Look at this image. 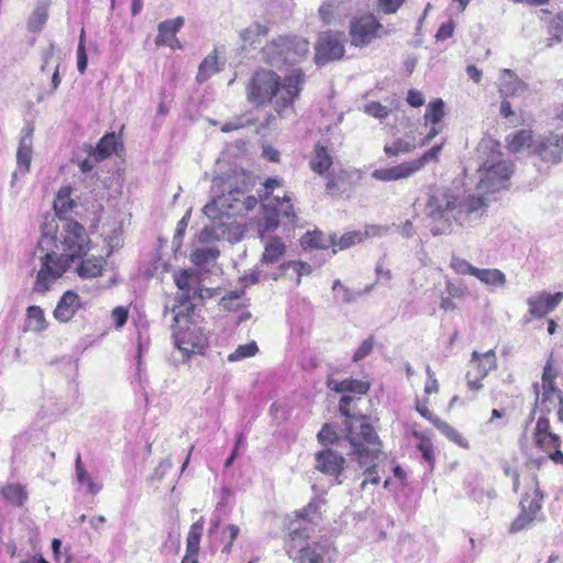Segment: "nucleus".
I'll use <instances>...</instances> for the list:
<instances>
[{
    "instance_id": "1",
    "label": "nucleus",
    "mask_w": 563,
    "mask_h": 563,
    "mask_svg": "<svg viewBox=\"0 0 563 563\" xmlns=\"http://www.w3.org/2000/svg\"><path fill=\"white\" fill-rule=\"evenodd\" d=\"M325 386L331 391L341 394L339 400V412L345 418L344 426L346 439L352 446V453L356 456L358 465L364 468L367 476L361 484L364 488L371 483L377 485L380 481L377 472L376 461L380 453V441L365 415H353L351 405L355 397L365 396L371 389V382L346 377L339 379L331 373L325 378Z\"/></svg>"
},
{
    "instance_id": "2",
    "label": "nucleus",
    "mask_w": 563,
    "mask_h": 563,
    "mask_svg": "<svg viewBox=\"0 0 563 563\" xmlns=\"http://www.w3.org/2000/svg\"><path fill=\"white\" fill-rule=\"evenodd\" d=\"M560 375V366L551 352L542 368L541 380L532 384L536 395L532 413L539 412L532 431L533 444L556 465H563L562 439L552 430L549 415L555 411L558 421L563 423V390L556 384Z\"/></svg>"
},
{
    "instance_id": "3",
    "label": "nucleus",
    "mask_w": 563,
    "mask_h": 563,
    "mask_svg": "<svg viewBox=\"0 0 563 563\" xmlns=\"http://www.w3.org/2000/svg\"><path fill=\"white\" fill-rule=\"evenodd\" d=\"M305 82L306 75L301 68L290 69L283 78L272 69L261 68L250 79L247 100L257 107L273 103L275 111L280 114L294 106Z\"/></svg>"
},
{
    "instance_id": "4",
    "label": "nucleus",
    "mask_w": 563,
    "mask_h": 563,
    "mask_svg": "<svg viewBox=\"0 0 563 563\" xmlns=\"http://www.w3.org/2000/svg\"><path fill=\"white\" fill-rule=\"evenodd\" d=\"M286 554L295 563H324L328 547L319 541L310 542V531L307 527L288 525V533L284 541Z\"/></svg>"
},
{
    "instance_id": "5",
    "label": "nucleus",
    "mask_w": 563,
    "mask_h": 563,
    "mask_svg": "<svg viewBox=\"0 0 563 563\" xmlns=\"http://www.w3.org/2000/svg\"><path fill=\"white\" fill-rule=\"evenodd\" d=\"M194 308V305L189 303L186 307V312L177 311L174 317V342L184 357L195 354L201 355L209 345L206 333L191 320Z\"/></svg>"
},
{
    "instance_id": "6",
    "label": "nucleus",
    "mask_w": 563,
    "mask_h": 563,
    "mask_svg": "<svg viewBox=\"0 0 563 563\" xmlns=\"http://www.w3.org/2000/svg\"><path fill=\"white\" fill-rule=\"evenodd\" d=\"M426 372L427 380L423 387V397L416 399V411L421 417L430 421L433 427L437 428L448 440L455 443L460 448L470 449L468 440L446 421L435 416L429 408L430 397L439 393L440 384L435 377L434 372L429 365H427Z\"/></svg>"
},
{
    "instance_id": "7",
    "label": "nucleus",
    "mask_w": 563,
    "mask_h": 563,
    "mask_svg": "<svg viewBox=\"0 0 563 563\" xmlns=\"http://www.w3.org/2000/svg\"><path fill=\"white\" fill-rule=\"evenodd\" d=\"M309 52L308 40L288 35L272 40L262 49L265 62L275 66L300 63L307 58Z\"/></svg>"
},
{
    "instance_id": "8",
    "label": "nucleus",
    "mask_w": 563,
    "mask_h": 563,
    "mask_svg": "<svg viewBox=\"0 0 563 563\" xmlns=\"http://www.w3.org/2000/svg\"><path fill=\"white\" fill-rule=\"evenodd\" d=\"M56 247L59 253L73 264L88 255L92 247V241L86 228L75 220H66L62 224Z\"/></svg>"
},
{
    "instance_id": "9",
    "label": "nucleus",
    "mask_w": 563,
    "mask_h": 563,
    "mask_svg": "<svg viewBox=\"0 0 563 563\" xmlns=\"http://www.w3.org/2000/svg\"><path fill=\"white\" fill-rule=\"evenodd\" d=\"M521 487L527 488L520 500V512L510 523L509 531L517 533L528 528L542 509L543 493L540 489L538 474H528L525 476V484Z\"/></svg>"
},
{
    "instance_id": "10",
    "label": "nucleus",
    "mask_w": 563,
    "mask_h": 563,
    "mask_svg": "<svg viewBox=\"0 0 563 563\" xmlns=\"http://www.w3.org/2000/svg\"><path fill=\"white\" fill-rule=\"evenodd\" d=\"M71 265L73 263L60 253L47 252L41 257V267L36 274L33 291L40 294L48 291Z\"/></svg>"
},
{
    "instance_id": "11",
    "label": "nucleus",
    "mask_w": 563,
    "mask_h": 563,
    "mask_svg": "<svg viewBox=\"0 0 563 563\" xmlns=\"http://www.w3.org/2000/svg\"><path fill=\"white\" fill-rule=\"evenodd\" d=\"M478 173L477 188L486 194H495L508 188L509 179L514 173V164L503 158L497 162L486 161Z\"/></svg>"
},
{
    "instance_id": "12",
    "label": "nucleus",
    "mask_w": 563,
    "mask_h": 563,
    "mask_svg": "<svg viewBox=\"0 0 563 563\" xmlns=\"http://www.w3.org/2000/svg\"><path fill=\"white\" fill-rule=\"evenodd\" d=\"M462 207L460 197L451 188L441 187L434 189L428 197L427 214L432 220H443L446 229L451 227L450 216L457 213Z\"/></svg>"
},
{
    "instance_id": "13",
    "label": "nucleus",
    "mask_w": 563,
    "mask_h": 563,
    "mask_svg": "<svg viewBox=\"0 0 563 563\" xmlns=\"http://www.w3.org/2000/svg\"><path fill=\"white\" fill-rule=\"evenodd\" d=\"M385 34H387V31L384 25L372 13L354 16L350 22V42L355 47L368 46L373 41Z\"/></svg>"
},
{
    "instance_id": "14",
    "label": "nucleus",
    "mask_w": 563,
    "mask_h": 563,
    "mask_svg": "<svg viewBox=\"0 0 563 563\" xmlns=\"http://www.w3.org/2000/svg\"><path fill=\"white\" fill-rule=\"evenodd\" d=\"M314 62L317 65H324L339 60L344 56L343 33L325 31L322 32L316 43Z\"/></svg>"
},
{
    "instance_id": "15",
    "label": "nucleus",
    "mask_w": 563,
    "mask_h": 563,
    "mask_svg": "<svg viewBox=\"0 0 563 563\" xmlns=\"http://www.w3.org/2000/svg\"><path fill=\"white\" fill-rule=\"evenodd\" d=\"M547 459V455L530 459L526 461L522 466L519 464L517 457L503 463L504 474L512 479V489L515 493H518L521 485L525 484V476H528V474L531 473L537 474L543 466Z\"/></svg>"
},
{
    "instance_id": "16",
    "label": "nucleus",
    "mask_w": 563,
    "mask_h": 563,
    "mask_svg": "<svg viewBox=\"0 0 563 563\" xmlns=\"http://www.w3.org/2000/svg\"><path fill=\"white\" fill-rule=\"evenodd\" d=\"M532 154L544 163L559 164L563 156V132L552 131L540 136L536 141Z\"/></svg>"
},
{
    "instance_id": "17",
    "label": "nucleus",
    "mask_w": 563,
    "mask_h": 563,
    "mask_svg": "<svg viewBox=\"0 0 563 563\" xmlns=\"http://www.w3.org/2000/svg\"><path fill=\"white\" fill-rule=\"evenodd\" d=\"M185 24L183 16L164 20L157 25V35L155 37V45L157 47L166 46L173 51L183 49V44L177 37V33Z\"/></svg>"
},
{
    "instance_id": "18",
    "label": "nucleus",
    "mask_w": 563,
    "mask_h": 563,
    "mask_svg": "<svg viewBox=\"0 0 563 563\" xmlns=\"http://www.w3.org/2000/svg\"><path fill=\"white\" fill-rule=\"evenodd\" d=\"M316 461L317 468L321 473L329 476H334L336 478L338 484L342 483L339 479V477L344 470L345 459L341 454L330 449L323 450L316 454Z\"/></svg>"
},
{
    "instance_id": "19",
    "label": "nucleus",
    "mask_w": 563,
    "mask_h": 563,
    "mask_svg": "<svg viewBox=\"0 0 563 563\" xmlns=\"http://www.w3.org/2000/svg\"><path fill=\"white\" fill-rule=\"evenodd\" d=\"M563 299V292L559 291L554 295L545 291L538 294L528 299L529 313L533 318H543L552 312Z\"/></svg>"
},
{
    "instance_id": "20",
    "label": "nucleus",
    "mask_w": 563,
    "mask_h": 563,
    "mask_svg": "<svg viewBox=\"0 0 563 563\" xmlns=\"http://www.w3.org/2000/svg\"><path fill=\"white\" fill-rule=\"evenodd\" d=\"M532 130L521 129L508 134L505 139V147L510 154H519L528 151L532 154L536 144Z\"/></svg>"
},
{
    "instance_id": "21",
    "label": "nucleus",
    "mask_w": 563,
    "mask_h": 563,
    "mask_svg": "<svg viewBox=\"0 0 563 563\" xmlns=\"http://www.w3.org/2000/svg\"><path fill=\"white\" fill-rule=\"evenodd\" d=\"M470 367L467 372H473V375L485 378L489 372L497 368V355L495 350L490 349L483 353L473 351Z\"/></svg>"
},
{
    "instance_id": "22",
    "label": "nucleus",
    "mask_w": 563,
    "mask_h": 563,
    "mask_svg": "<svg viewBox=\"0 0 563 563\" xmlns=\"http://www.w3.org/2000/svg\"><path fill=\"white\" fill-rule=\"evenodd\" d=\"M79 308V296L73 290H67L58 300L53 311V316L56 320L60 322H67L75 316Z\"/></svg>"
},
{
    "instance_id": "23",
    "label": "nucleus",
    "mask_w": 563,
    "mask_h": 563,
    "mask_svg": "<svg viewBox=\"0 0 563 563\" xmlns=\"http://www.w3.org/2000/svg\"><path fill=\"white\" fill-rule=\"evenodd\" d=\"M203 533L202 519L194 522L188 531L186 539V553L181 559V563H198V554L200 551V540Z\"/></svg>"
},
{
    "instance_id": "24",
    "label": "nucleus",
    "mask_w": 563,
    "mask_h": 563,
    "mask_svg": "<svg viewBox=\"0 0 563 563\" xmlns=\"http://www.w3.org/2000/svg\"><path fill=\"white\" fill-rule=\"evenodd\" d=\"M76 274L82 279H91L100 277L104 271V266L107 261L103 256H91V257H82L78 262H75Z\"/></svg>"
},
{
    "instance_id": "25",
    "label": "nucleus",
    "mask_w": 563,
    "mask_h": 563,
    "mask_svg": "<svg viewBox=\"0 0 563 563\" xmlns=\"http://www.w3.org/2000/svg\"><path fill=\"white\" fill-rule=\"evenodd\" d=\"M416 172L411 161L402 162L396 166L375 169L372 173V177L380 181H395L404 178H408Z\"/></svg>"
},
{
    "instance_id": "26",
    "label": "nucleus",
    "mask_w": 563,
    "mask_h": 563,
    "mask_svg": "<svg viewBox=\"0 0 563 563\" xmlns=\"http://www.w3.org/2000/svg\"><path fill=\"white\" fill-rule=\"evenodd\" d=\"M333 165V157L330 154L329 148L321 144H314L310 157H309V167L310 169L322 176L325 175L330 170Z\"/></svg>"
},
{
    "instance_id": "27",
    "label": "nucleus",
    "mask_w": 563,
    "mask_h": 563,
    "mask_svg": "<svg viewBox=\"0 0 563 563\" xmlns=\"http://www.w3.org/2000/svg\"><path fill=\"white\" fill-rule=\"evenodd\" d=\"M119 145L120 143L115 133H107L99 140L96 147L90 148V157H92L95 162H102L113 153H117Z\"/></svg>"
},
{
    "instance_id": "28",
    "label": "nucleus",
    "mask_w": 563,
    "mask_h": 563,
    "mask_svg": "<svg viewBox=\"0 0 563 563\" xmlns=\"http://www.w3.org/2000/svg\"><path fill=\"white\" fill-rule=\"evenodd\" d=\"M76 207L75 200L71 198V188L69 186L62 187L56 195L54 200V211L56 216L64 220H69L68 217L71 214Z\"/></svg>"
},
{
    "instance_id": "29",
    "label": "nucleus",
    "mask_w": 563,
    "mask_h": 563,
    "mask_svg": "<svg viewBox=\"0 0 563 563\" xmlns=\"http://www.w3.org/2000/svg\"><path fill=\"white\" fill-rule=\"evenodd\" d=\"M367 232L349 231L341 236L330 235V244L332 252L335 254L339 251L347 250L352 246L363 243L367 239Z\"/></svg>"
},
{
    "instance_id": "30",
    "label": "nucleus",
    "mask_w": 563,
    "mask_h": 563,
    "mask_svg": "<svg viewBox=\"0 0 563 563\" xmlns=\"http://www.w3.org/2000/svg\"><path fill=\"white\" fill-rule=\"evenodd\" d=\"M286 245L279 236L271 238L262 253L261 262L264 264H274L285 254Z\"/></svg>"
},
{
    "instance_id": "31",
    "label": "nucleus",
    "mask_w": 563,
    "mask_h": 563,
    "mask_svg": "<svg viewBox=\"0 0 563 563\" xmlns=\"http://www.w3.org/2000/svg\"><path fill=\"white\" fill-rule=\"evenodd\" d=\"M2 497L15 507H22L27 500V492L24 485L19 483L7 484L1 487Z\"/></svg>"
},
{
    "instance_id": "32",
    "label": "nucleus",
    "mask_w": 563,
    "mask_h": 563,
    "mask_svg": "<svg viewBox=\"0 0 563 563\" xmlns=\"http://www.w3.org/2000/svg\"><path fill=\"white\" fill-rule=\"evenodd\" d=\"M412 437L418 440L417 450L421 453L423 461L432 471L435 465V454L431 439L427 434L419 431H412Z\"/></svg>"
},
{
    "instance_id": "33",
    "label": "nucleus",
    "mask_w": 563,
    "mask_h": 563,
    "mask_svg": "<svg viewBox=\"0 0 563 563\" xmlns=\"http://www.w3.org/2000/svg\"><path fill=\"white\" fill-rule=\"evenodd\" d=\"M279 211L275 202L273 206H264L262 212V219L258 223V232L264 234L266 232L275 231L279 225Z\"/></svg>"
},
{
    "instance_id": "34",
    "label": "nucleus",
    "mask_w": 563,
    "mask_h": 563,
    "mask_svg": "<svg viewBox=\"0 0 563 563\" xmlns=\"http://www.w3.org/2000/svg\"><path fill=\"white\" fill-rule=\"evenodd\" d=\"M48 323L45 319L44 310L38 306H30L26 309L25 328L34 332L46 330Z\"/></svg>"
},
{
    "instance_id": "35",
    "label": "nucleus",
    "mask_w": 563,
    "mask_h": 563,
    "mask_svg": "<svg viewBox=\"0 0 563 563\" xmlns=\"http://www.w3.org/2000/svg\"><path fill=\"white\" fill-rule=\"evenodd\" d=\"M218 71H220L218 54L217 51H213L199 65L196 80L200 84L205 82Z\"/></svg>"
},
{
    "instance_id": "36",
    "label": "nucleus",
    "mask_w": 563,
    "mask_h": 563,
    "mask_svg": "<svg viewBox=\"0 0 563 563\" xmlns=\"http://www.w3.org/2000/svg\"><path fill=\"white\" fill-rule=\"evenodd\" d=\"M51 0L41 1L29 18V29L33 32L40 31L47 21Z\"/></svg>"
},
{
    "instance_id": "37",
    "label": "nucleus",
    "mask_w": 563,
    "mask_h": 563,
    "mask_svg": "<svg viewBox=\"0 0 563 563\" xmlns=\"http://www.w3.org/2000/svg\"><path fill=\"white\" fill-rule=\"evenodd\" d=\"M474 277L492 286H503L506 283L505 274L497 268H476Z\"/></svg>"
},
{
    "instance_id": "38",
    "label": "nucleus",
    "mask_w": 563,
    "mask_h": 563,
    "mask_svg": "<svg viewBox=\"0 0 563 563\" xmlns=\"http://www.w3.org/2000/svg\"><path fill=\"white\" fill-rule=\"evenodd\" d=\"M301 244L305 247L317 250H325L331 247L330 236L327 239L324 234L319 230L306 232L301 239Z\"/></svg>"
},
{
    "instance_id": "39",
    "label": "nucleus",
    "mask_w": 563,
    "mask_h": 563,
    "mask_svg": "<svg viewBox=\"0 0 563 563\" xmlns=\"http://www.w3.org/2000/svg\"><path fill=\"white\" fill-rule=\"evenodd\" d=\"M444 114V102L438 98L428 103L423 119L426 123L437 125L442 121Z\"/></svg>"
},
{
    "instance_id": "40",
    "label": "nucleus",
    "mask_w": 563,
    "mask_h": 563,
    "mask_svg": "<svg viewBox=\"0 0 563 563\" xmlns=\"http://www.w3.org/2000/svg\"><path fill=\"white\" fill-rule=\"evenodd\" d=\"M75 468L77 481L81 485H87L88 493H90L91 495H96L100 490L101 486L95 483L87 473V471L85 470L80 454H77Z\"/></svg>"
},
{
    "instance_id": "41",
    "label": "nucleus",
    "mask_w": 563,
    "mask_h": 563,
    "mask_svg": "<svg viewBox=\"0 0 563 563\" xmlns=\"http://www.w3.org/2000/svg\"><path fill=\"white\" fill-rule=\"evenodd\" d=\"M32 161V146L31 143H27L25 140H21L18 152H16V162L18 169L20 173L25 174L30 170Z\"/></svg>"
},
{
    "instance_id": "42",
    "label": "nucleus",
    "mask_w": 563,
    "mask_h": 563,
    "mask_svg": "<svg viewBox=\"0 0 563 563\" xmlns=\"http://www.w3.org/2000/svg\"><path fill=\"white\" fill-rule=\"evenodd\" d=\"M417 145L402 139H397L391 144L384 146V152L388 157H395L400 154H408L416 150Z\"/></svg>"
},
{
    "instance_id": "43",
    "label": "nucleus",
    "mask_w": 563,
    "mask_h": 563,
    "mask_svg": "<svg viewBox=\"0 0 563 563\" xmlns=\"http://www.w3.org/2000/svg\"><path fill=\"white\" fill-rule=\"evenodd\" d=\"M258 352V346L256 342L252 341L246 344L239 345L234 352L229 354L228 361L238 362L246 357H252L256 355Z\"/></svg>"
},
{
    "instance_id": "44",
    "label": "nucleus",
    "mask_w": 563,
    "mask_h": 563,
    "mask_svg": "<svg viewBox=\"0 0 563 563\" xmlns=\"http://www.w3.org/2000/svg\"><path fill=\"white\" fill-rule=\"evenodd\" d=\"M273 200L278 208L279 216L286 218L290 222H294L296 220V212H295L294 205L291 203L290 197H288V196H284L283 198L275 197Z\"/></svg>"
},
{
    "instance_id": "45",
    "label": "nucleus",
    "mask_w": 563,
    "mask_h": 563,
    "mask_svg": "<svg viewBox=\"0 0 563 563\" xmlns=\"http://www.w3.org/2000/svg\"><path fill=\"white\" fill-rule=\"evenodd\" d=\"M442 145H434L429 151L424 152L419 158L411 161L416 172H419L430 161L438 162Z\"/></svg>"
},
{
    "instance_id": "46",
    "label": "nucleus",
    "mask_w": 563,
    "mask_h": 563,
    "mask_svg": "<svg viewBox=\"0 0 563 563\" xmlns=\"http://www.w3.org/2000/svg\"><path fill=\"white\" fill-rule=\"evenodd\" d=\"M450 267L459 275H475L477 267H474L466 260L453 255L450 261Z\"/></svg>"
},
{
    "instance_id": "47",
    "label": "nucleus",
    "mask_w": 563,
    "mask_h": 563,
    "mask_svg": "<svg viewBox=\"0 0 563 563\" xmlns=\"http://www.w3.org/2000/svg\"><path fill=\"white\" fill-rule=\"evenodd\" d=\"M88 65V56L86 52V35L85 30L82 29L79 36V42L77 46V68L80 74H84L87 69Z\"/></svg>"
},
{
    "instance_id": "48",
    "label": "nucleus",
    "mask_w": 563,
    "mask_h": 563,
    "mask_svg": "<svg viewBox=\"0 0 563 563\" xmlns=\"http://www.w3.org/2000/svg\"><path fill=\"white\" fill-rule=\"evenodd\" d=\"M503 76H508L510 79L509 84L501 82L499 86V92L501 96L509 97L512 96L518 86H520V80L516 76V74L510 69H503Z\"/></svg>"
},
{
    "instance_id": "49",
    "label": "nucleus",
    "mask_w": 563,
    "mask_h": 563,
    "mask_svg": "<svg viewBox=\"0 0 563 563\" xmlns=\"http://www.w3.org/2000/svg\"><path fill=\"white\" fill-rule=\"evenodd\" d=\"M336 10H338L336 1L328 0L320 5L319 16L323 23L329 24L332 22Z\"/></svg>"
},
{
    "instance_id": "50",
    "label": "nucleus",
    "mask_w": 563,
    "mask_h": 563,
    "mask_svg": "<svg viewBox=\"0 0 563 563\" xmlns=\"http://www.w3.org/2000/svg\"><path fill=\"white\" fill-rule=\"evenodd\" d=\"M374 344H375L374 336L373 335L368 336L366 340H364L361 343L358 349L354 352V354L352 356V361L354 363H357V362L362 361L363 358H365L366 356H368L374 349Z\"/></svg>"
},
{
    "instance_id": "51",
    "label": "nucleus",
    "mask_w": 563,
    "mask_h": 563,
    "mask_svg": "<svg viewBox=\"0 0 563 563\" xmlns=\"http://www.w3.org/2000/svg\"><path fill=\"white\" fill-rule=\"evenodd\" d=\"M485 206V200L483 197L477 196H470L466 201L463 203L460 210H457V213H473L475 211H478Z\"/></svg>"
},
{
    "instance_id": "52",
    "label": "nucleus",
    "mask_w": 563,
    "mask_h": 563,
    "mask_svg": "<svg viewBox=\"0 0 563 563\" xmlns=\"http://www.w3.org/2000/svg\"><path fill=\"white\" fill-rule=\"evenodd\" d=\"M189 279H190V273L188 271H183L179 275H177L175 277V284L176 286L180 289V290H184L186 291L185 295L181 296L180 298V303L184 305V303H187V306L190 303L189 302V296H188V291H189Z\"/></svg>"
},
{
    "instance_id": "53",
    "label": "nucleus",
    "mask_w": 563,
    "mask_h": 563,
    "mask_svg": "<svg viewBox=\"0 0 563 563\" xmlns=\"http://www.w3.org/2000/svg\"><path fill=\"white\" fill-rule=\"evenodd\" d=\"M345 174L346 173L342 170L338 175L331 174V175L327 176L325 191L328 195H330V196L339 195L340 184L343 181Z\"/></svg>"
},
{
    "instance_id": "54",
    "label": "nucleus",
    "mask_w": 563,
    "mask_h": 563,
    "mask_svg": "<svg viewBox=\"0 0 563 563\" xmlns=\"http://www.w3.org/2000/svg\"><path fill=\"white\" fill-rule=\"evenodd\" d=\"M466 387L472 393V398H476L477 394L483 389V377L473 375V372H466Z\"/></svg>"
},
{
    "instance_id": "55",
    "label": "nucleus",
    "mask_w": 563,
    "mask_h": 563,
    "mask_svg": "<svg viewBox=\"0 0 563 563\" xmlns=\"http://www.w3.org/2000/svg\"><path fill=\"white\" fill-rule=\"evenodd\" d=\"M318 440L323 445H331L338 440L335 430L325 423L318 433Z\"/></svg>"
},
{
    "instance_id": "56",
    "label": "nucleus",
    "mask_w": 563,
    "mask_h": 563,
    "mask_svg": "<svg viewBox=\"0 0 563 563\" xmlns=\"http://www.w3.org/2000/svg\"><path fill=\"white\" fill-rule=\"evenodd\" d=\"M365 112L377 119H385L389 115V109L377 101L369 102L365 106Z\"/></svg>"
},
{
    "instance_id": "57",
    "label": "nucleus",
    "mask_w": 563,
    "mask_h": 563,
    "mask_svg": "<svg viewBox=\"0 0 563 563\" xmlns=\"http://www.w3.org/2000/svg\"><path fill=\"white\" fill-rule=\"evenodd\" d=\"M445 290L448 292V296L451 297L452 299H462L467 294L466 286L462 284H455L451 280H446Z\"/></svg>"
},
{
    "instance_id": "58",
    "label": "nucleus",
    "mask_w": 563,
    "mask_h": 563,
    "mask_svg": "<svg viewBox=\"0 0 563 563\" xmlns=\"http://www.w3.org/2000/svg\"><path fill=\"white\" fill-rule=\"evenodd\" d=\"M111 318L117 329H121L128 321L129 309L123 306L115 307L111 312Z\"/></svg>"
},
{
    "instance_id": "59",
    "label": "nucleus",
    "mask_w": 563,
    "mask_h": 563,
    "mask_svg": "<svg viewBox=\"0 0 563 563\" xmlns=\"http://www.w3.org/2000/svg\"><path fill=\"white\" fill-rule=\"evenodd\" d=\"M263 186L264 192L260 195V198L261 200H267L274 189L280 188L283 186V180L277 177H269L264 181Z\"/></svg>"
},
{
    "instance_id": "60",
    "label": "nucleus",
    "mask_w": 563,
    "mask_h": 563,
    "mask_svg": "<svg viewBox=\"0 0 563 563\" xmlns=\"http://www.w3.org/2000/svg\"><path fill=\"white\" fill-rule=\"evenodd\" d=\"M404 0H378V5L384 13L391 14L395 13Z\"/></svg>"
},
{
    "instance_id": "61",
    "label": "nucleus",
    "mask_w": 563,
    "mask_h": 563,
    "mask_svg": "<svg viewBox=\"0 0 563 563\" xmlns=\"http://www.w3.org/2000/svg\"><path fill=\"white\" fill-rule=\"evenodd\" d=\"M407 102L415 108H419L424 103V97L420 91L410 89L407 95Z\"/></svg>"
},
{
    "instance_id": "62",
    "label": "nucleus",
    "mask_w": 563,
    "mask_h": 563,
    "mask_svg": "<svg viewBox=\"0 0 563 563\" xmlns=\"http://www.w3.org/2000/svg\"><path fill=\"white\" fill-rule=\"evenodd\" d=\"M453 35V25L451 23H444L442 24L438 32H437V38L438 40H445Z\"/></svg>"
},
{
    "instance_id": "63",
    "label": "nucleus",
    "mask_w": 563,
    "mask_h": 563,
    "mask_svg": "<svg viewBox=\"0 0 563 563\" xmlns=\"http://www.w3.org/2000/svg\"><path fill=\"white\" fill-rule=\"evenodd\" d=\"M333 290H341L344 294V301L351 302L354 300V295L350 292L349 288L340 280L333 283Z\"/></svg>"
},
{
    "instance_id": "64",
    "label": "nucleus",
    "mask_w": 563,
    "mask_h": 563,
    "mask_svg": "<svg viewBox=\"0 0 563 563\" xmlns=\"http://www.w3.org/2000/svg\"><path fill=\"white\" fill-rule=\"evenodd\" d=\"M466 73L468 77L476 84L481 82L483 74L482 70L478 69L475 65H468L466 67Z\"/></svg>"
}]
</instances>
